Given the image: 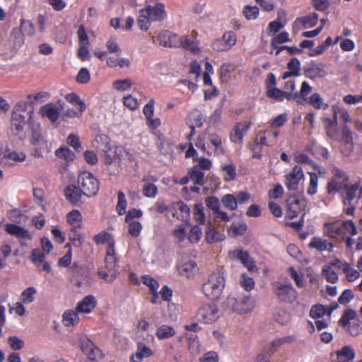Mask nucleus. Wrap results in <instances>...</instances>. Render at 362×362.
Returning <instances> with one entry per match:
<instances>
[{
  "label": "nucleus",
  "instance_id": "obj_1",
  "mask_svg": "<svg viewBox=\"0 0 362 362\" xmlns=\"http://www.w3.org/2000/svg\"><path fill=\"white\" fill-rule=\"evenodd\" d=\"M166 16L164 5L157 0H147L146 6L139 11L138 25L147 30L153 22L161 21Z\"/></svg>",
  "mask_w": 362,
  "mask_h": 362
},
{
  "label": "nucleus",
  "instance_id": "obj_2",
  "mask_svg": "<svg viewBox=\"0 0 362 362\" xmlns=\"http://www.w3.org/2000/svg\"><path fill=\"white\" fill-rule=\"evenodd\" d=\"M226 286V279L220 270L211 272L203 281L202 293L209 300H218Z\"/></svg>",
  "mask_w": 362,
  "mask_h": 362
},
{
  "label": "nucleus",
  "instance_id": "obj_3",
  "mask_svg": "<svg viewBox=\"0 0 362 362\" xmlns=\"http://www.w3.org/2000/svg\"><path fill=\"white\" fill-rule=\"evenodd\" d=\"M255 307V300L250 294L235 296L230 294L223 302L226 311H231L240 315L250 313Z\"/></svg>",
  "mask_w": 362,
  "mask_h": 362
},
{
  "label": "nucleus",
  "instance_id": "obj_4",
  "mask_svg": "<svg viewBox=\"0 0 362 362\" xmlns=\"http://www.w3.org/2000/svg\"><path fill=\"white\" fill-rule=\"evenodd\" d=\"M33 108L28 106L27 102L21 101L16 105L12 112L11 129L19 133L28 124H33Z\"/></svg>",
  "mask_w": 362,
  "mask_h": 362
},
{
  "label": "nucleus",
  "instance_id": "obj_5",
  "mask_svg": "<svg viewBox=\"0 0 362 362\" xmlns=\"http://www.w3.org/2000/svg\"><path fill=\"white\" fill-rule=\"evenodd\" d=\"M324 233L326 235L338 240H344L347 235H355L357 229L352 221H337L325 224Z\"/></svg>",
  "mask_w": 362,
  "mask_h": 362
},
{
  "label": "nucleus",
  "instance_id": "obj_6",
  "mask_svg": "<svg viewBox=\"0 0 362 362\" xmlns=\"http://www.w3.org/2000/svg\"><path fill=\"white\" fill-rule=\"evenodd\" d=\"M117 257L116 255L115 246L112 247V243L110 247L106 248V256L105 258V266L98 269L100 277L107 282H112L117 276L116 265Z\"/></svg>",
  "mask_w": 362,
  "mask_h": 362
},
{
  "label": "nucleus",
  "instance_id": "obj_7",
  "mask_svg": "<svg viewBox=\"0 0 362 362\" xmlns=\"http://www.w3.org/2000/svg\"><path fill=\"white\" fill-rule=\"evenodd\" d=\"M337 141L340 154L345 158L351 157L354 149V134L346 124L341 127Z\"/></svg>",
  "mask_w": 362,
  "mask_h": 362
},
{
  "label": "nucleus",
  "instance_id": "obj_8",
  "mask_svg": "<svg viewBox=\"0 0 362 362\" xmlns=\"http://www.w3.org/2000/svg\"><path fill=\"white\" fill-rule=\"evenodd\" d=\"M78 185L81 188L83 195L91 197L98 193L100 184L98 179L93 173L83 171L78 176Z\"/></svg>",
  "mask_w": 362,
  "mask_h": 362
},
{
  "label": "nucleus",
  "instance_id": "obj_9",
  "mask_svg": "<svg viewBox=\"0 0 362 362\" xmlns=\"http://www.w3.org/2000/svg\"><path fill=\"white\" fill-rule=\"evenodd\" d=\"M25 38L19 28H13L10 36L4 45L3 54L6 57L13 56L24 45Z\"/></svg>",
  "mask_w": 362,
  "mask_h": 362
},
{
  "label": "nucleus",
  "instance_id": "obj_10",
  "mask_svg": "<svg viewBox=\"0 0 362 362\" xmlns=\"http://www.w3.org/2000/svg\"><path fill=\"white\" fill-rule=\"evenodd\" d=\"M223 314L217 304L214 303H208L202 305L198 310V320L206 324H210L216 321Z\"/></svg>",
  "mask_w": 362,
  "mask_h": 362
},
{
  "label": "nucleus",
  "instance_id": "obj_11",
  "mask_svg": "<svg viewBox=\"0 0 362 362\" xmlns=\"http://www.w3.org/2000/svg\"><path fill=\"white\" fill-rule=\"evenodd\" d=\"M332 180L327 184V192L329 194L341 192L347 188L349 185V178L346 174L338 168H334L332 170Z\"/></svg>",
  "mask_w": 362,
  "mask_h": 362
},
{
  "label": "nucleus",
  "instance_id": "obj_12",
  "mask_svg": "<svg viewBox=\"0 0 362 362\" xmlns=\"http://www.w3.org/2000/svg\"><path fill=\"white\" fill-rule=\"evenodd\" d=\"M272 290L276 296L282 301L292 303L297 298L296 290L291 283L274 282L272 284Z\"/></svg>",
  "mask_w": 362,
  "mask_h": 362
},
{
  "label": "nucleus",
  "instance_id": "obj_13",
  "mask_svg": "<svg viewBox=\"0 0 362 362\" xmlns=\"http://www.w3.org/2000/svg\"><path fill=\"white\" fill-rule=\"evenodd\" d=\"M180 47L194 54H199L202 52L200 41L198 39V33L195 30L189 33L180 35Z\"/></svg>",
  "mask_w": 362,
  "mask_h": 362
},
{
  "label": "nucleus",
  "instance_id": "obj_14",
  "mask_svg": "<svg viewBox=\"0 0 362 362\" xmlns=\"http://www.w3.org/2000/svg\"><path fill=\"white\" fill-rule=\"evenodd\" d=\"M237 42V37L234 32H225L223 36L215 40L211 44V48L216 52H227Z\"/></svg>",
  "mask_w": 362,
  "mask_h": 362
},
{
  "label": "nucleus",
  "instance_id": "obj_15",
  "mask_svg": "<svg viewBox=\"0 0 362 362\" xmlns=\"http://www.w3.org/2000/svg\"><path fill=\"white\" fill-rule=\"evenodd\" d=\"M26 155L22 151H11L6 146L0 145V163L5 165L23 162Z\"/></svg>",
  "mask_w": 362,
  "mask_h": 362
},
{
  "label": "nucleus",
  "instance_id": "obj_16",
  "mask_svg": "<svg viewBox=\"0 0 362 362\" xmlns=\"http://www.w3.org/2000/svg\"><path fill=\"white\" fill-rule=\"evenodd\" d=\"M30 141L35 146V157H42L43 153L49 152L52 148L51 144L37 129L33 130Z\"/></svg>",
  "mask_w": 362,
  "mask_h": 362
},
{
  "label": "nucleus",
  "instance_id": "obj_17",
  "mask_svg": "<svg viewBox=\"0 0 362 362\" xmlns=\"http://www.w3.org/2000/svg\"><path fill=\"white\" fill-rule=\"evenodd\" d=\"M80 346L83 352L93 361L99 362L103 358L102 351L86 337L81 338Z\"/></svg>",
  "mask_w": 362,
  "mask_h": 362
},
{
  "label": "nucleus",
  "instance_id": "obj_18",
  "mask_svg": "<svg viewBox=\"0 0 362 362\" xmlns=\"http://www.w3.org/2000/svg\"><path fill=\"white\" fill-rule=\"evenodd\" d=\"M177 267L178 273L187 278H192L197 272V264L185 256L179 259Z\"/></svg>",
  "mask_w": 362,
  "mask_h": 362
},
{
  "label": "nucleus",
  "instance_id": "obj_19",
  "mask_svg": "<svg viewBox=\"0 0 362 362\" xmlns=\"http://www.w3.org/2000/svg\"><path fill=\"white\" fill-rule=\"evenodd\" d=\"M327 74V66L323 63H310L304 68V75L311 80L324 78Z\"/></svg>",
  "mask_w": 362,
  "mask_h": 362
},
{
  "label": "nucleus",
  "instance_id": "obj_20",
  "mask_svg": "<svg viewBox=\"0 0 362 362\" xmlns=\"http://www.w3.org/2000/svg\"><path fill=\"white\" fill-rule=\"evenodd\" d=\"M231 259L240 261L250 272L257 270L254 261L246 250L235 249L229 252Z\"/></svg>",
  "mask_w": 362,
  "mask_h": 362
},
{
  "label": "nucleus",
  "instance_id": "obj_21",
  "mask_svg": "<svg viewBox=\"0 0 362 362\" xmlns=\"http://www.w3.org/2000/svg\"><path fill=\"white\" fill-rule=\"evenodd\" d=\"M304 174L301 167L295 165L286 176V187L289 191H296L299 182L303 179Z\"/></svg>",
  "mask_w": 362,
  "mask_h": 362
},
{
  "label": "nucleus",
  "instance_id": "obj_22",
  "mask_svg": "<svg viewBox=\"0 0 362 362\" xmlns=\"http://www.w3.org/2000/svg\"><path fill=\"white\" fill-rule=\"evenodd\" d=\"M159 44L165 47L180 48V35L170 31H162L158 35Z\"/></svg>",
  "mask_w": 362,
  "mask_h": 362
},
{
  "label": "nucleus",
  "instance_id": "obj_23",
  "mask_svg": "<svg viewBox=\"0 0 362 362\" xmlns=\"http://www.w3.org/2000/svg\"><path fill=\"white\" fill-rule=\"evenodd\" d=\"M288 214L291 218L297 217L306 206V201L302 197H291L287 200Z\"/></svg>",
  "mask_w": 362,
  "mask_h": 362
},
{
  "label": "nucleus",
  "instance_id": "obj_24",
  "mask_svg": "<svg viewBox=\"0 0 362 362\" xmlns=\"http://www.w3.org/2000/svg\"><path fill=\"white\" fill-rule=\"evenodd\" d=\"M169 212L177 219L187 221L190 214V209L184 202H177L170 205Z\"/></svg>",
  "mask_w": 362,
  "mask_h": 362
},
{
  "label": "nucleus",
  "instance_id": "obj_25",
  "mask_svg": "<svg viewBox=\"0 0 362 362\" xmlns=\"http://www.w3.org/2000/svg\"><path fill=\"white\" fill-rule=\"evenodd\" d=\"M5 230L9 235L15 236L18 239L23 240H30L33 239V235L27 229L14 223L5 224Z\"/></svg>",
  "mask_w": 362,
  "mask_h": 362
},
{
  "label": "nucleus",
  "instance_id": "obj_26",
  "mask_svg": "<svg viewBox=\"0 0 362 362\" xmlns=\"http://www.w3.org/2000/svg\"><path fill=\"white\" fill-rule=\"evenodd\" d=\"M96 305V298L92 295H88L77 303L76 308L79 313L88 315L95 310Z\"/></svg>",
  "mask_w": 362,
  "mask_h": 362
},
{
  "label": "nucleus",
  "instance_id": "obj_27",
  "mask_svg": "<svg viewBox=\"0 0 362 362\" xmlns=\"http://www.w3.org/2000/svg\"><path fill=\"white\" fill-rule=\"evenodd\" d=\"M45 255L40 249H34L31 253V260L33 263L39 268L41 271L49 273L51 271V267L48 262L45 261Z\"/></svg>",
  "mask_w": 362,
  "mask_h": 362
},
{
  "label": "nucleus",
  "instance_id": "obj_28",
  "mask_svg": "<svg viewBox=\"0 0 362 362\" xmlns=\"http://www.w3.org/2000/svg\"><path fill=\"white\" fill-rule=\"evenodd\" d=\"M250 127V122L244 121L236 124L233 129L230 139L233 143L240 144Z\"/></svg>",
  "mask_w": 362,
  "mask_h": 362
},
{
  "label": "nucleus",
  "instance_id": "obj_29",
  "mask_svg": "<svg viewBox=\"0 0 362 362\" xmlns=\"http://www.w3.org/2000/svg\"><path fill=\"white\" fill-rule=\"evenodd\" d=\"M311 86L306 81H303L301 83L300 91H295L294 93H290L288 95V100H294L299 104H304L307 102L308 95L311 92Z\"/></svg>",
  "mask_w": 362,
  "mask_h": 362
},
{
  "label": "nucleus",
  "instance_id": "obj_30",
  "mask_svg": "<svg viewBox=\"0 0 362 362\" xmlns=\"http://www.w3.org/2000/svg\"><path fill=\"white\" fill-rule=\"evenodd\" d=\"M294 340L295 337L291 335L275 339L264 346V351L269 355H272L281 346L285 344H291Z\"/></svg>",
  "mask_w": 362,
  "mask_h": 362
},
{
  "label": "nucleus",
  "instance_id": "obj_31",
  "mask_svg": "<svg viewBox=\"0 0 362 362\" xmlns=\"http://www.w3.org/2000/svg\"><path fill=\"white\" fill-rule=\"evenodd\" d=\"M40 114L42 117H47L50 122L54 123L59 119L60 110L56 105L47 103L40 107Z\"/></svg>",
  "mask_w": 362,
  "mask_h": 362
},
{
  "label": "nucleus",
  "instance_id": "obj_32",
  "mask_svg": "<svg viewBox=\"0 0 362 362\" xmlns=\"http://www.w3.org/2000/svg\"><path fill=\"white\" fill-rule=\"evenodd\" d=\"M318 19V16L315 13H313L311 15L306 16L305 17L298 18L295 21L293 24V31L298 32L301 26L303 28H308L313 27L316 25Z\"/></svg>",
  "mask_w": 362,
  "mask_h": 362
},
{
  "label": "nucleus",
  "instance_id": "obj_33",
  "mask_svg": "<svg viewBox=\"0 0 362 362\" xmlns=\"http://www.w3.org/2000/svg\"><path fill=\"white\" fill-rule=\"evenodd\" d=\"M153 351L142 342H138L135 354L130 358V362H141L144 358L153 356Z\"/></svg>",
  "mask_w": 362,
  "mask_h": 362
},
{
  "label": "nucleus",
  "instance_id": "obj_34",
  "mask_svg": "<svg viewBox=\"0 0 362 362\" xmlns=\"http://www.w3.org/2000/svg\"><path fill=\"white\" fill-rule=\"evenodd\" d=\"M220 170L224 181L231 182L235 180L236 173V165L233 161H228L226 163H222L220 166Z\"/></svg>",
  "mask_w": 362,
  "mask_h": 362
},
{
  "label": "nucleus",
  "instance_id": "obj_35",
  "mask_svg": "<svg viewBox=\"0 0 362 362\" xmlns=\"http://www.w3.org/2000/svg\"><path fill=\"white\" fill-rule=\"evenodd\" d=\"M203 120V116L197 110H194L189 115L187 118V124L191 129V132L187 136L189 139H191V138L195 134V128L202 126Z\"/></svg>",
  "mask_w": 362,
  "mask_h": 362
},
{
  "label": "nucleus",
  "instance_id": "obj_36",
  "mask_svg": "<svg viewBox=\"0 0 362 362\" xmlns=\"http://www.w3.org/2000/svg\"><path fill=\"white\" fill-rule=\"evenodd\" d=\"M83 192L81 188L75 185H68L64 189V196L66 199L73 204H77L81 199Z\"/></svg>",
  "mask_w": 362,
  "mask_h": 362
},
{
  "label": "nucleus",
  "instance_id": "obj_37",
  "mask_svg": "<svg viewBox=\"0 0 362 362\" xmlns=\"http://www.w3.org/2000/svg\"><path fill=\"white\" fill-rule=\"evenodd\" d=\"M66 221L71 227V230L81 228L83 225V218L81 212L77 209H73L66 215Z\"/></svg>",
  "mask_w": 362,
  "mask_h": 362
},
{
  "label": "nucleus",
  "instance_id": "obj_38",
  "mask_svg": "<svg viewBox=\"0 0 362 362\" xmlns=\"http://www.w3.org/2000/svg\"><path fill=\"white\" fill-rule=\"evenodd\" d=\"M324 127L326 130L327 135L330 139H336L338 133V121L337 119H331L327 117H324L322 118Z\"/></svg>",
  "mask_w": 362,
  "mask_h": 362
},
{
  "label": "nucleus",
  "instance_id": "obj_39",
  "mask_svg": "<svg viewBox=\"0 0 362 362\" xmlns=\"http://www.w3.org/2000/svg\"><path fill=\"white\" fill-rule=\"evenodd\" d=\"M226 236L223 233L217 230L213 226H207L205 235L206 241L209 244L221 242Z\"/></svg>",
  "mask_w": 362,
  "mask_h": 362
},
{
  "label": "nucleus",
  "instance_id": "obj_40",
  "mask_svg": "<svg viewBox=\"0 0 362 362\" xmlns=\"http://www.w3.org/2000/svg\"><path fill=\"white\" fill-rule=\"evenodd\" d=\"M360 184L356 182L351 186H347V188L341 191V196L343 197L344 205H350L351 202L354 199L356 192L358 190Z\"/></svg>",
  "mask_w": 362,
  "mask_h": 362
},
{
  "label": "nucleus",
  "instance_id": "obj_41",
  "mask_svg": "<svg viewBox=\"0 0 362 362\" xmlns=\"http://www.w3.org/2000/svg\"><path fill=\"white\" fill-rule=\"evenodd\" d=\"M176 334L175 329L173 326L163 324L158 327L156 336L159 340L168 339L174 337Z\"/></svg>",
  "mask_w": 362,
  "mask_h": 362
},
{
  "label": "nucleus",
  "instance_id": "obj_42",
  "mask_svg": "<svg viewBox=\"0 0 362 362\" xmlns=\"http://www.w3.org/2000/svg\"><path fill=\"white\" fill-rule=\"evenodd\" d=\"M338 362H351L355 358V351L349 346H345L336 352Z\"/></svg>",
  "mask_w": 362,
  "mask_h": 362
},
{
  "label": "nucleus",
  "instance_id": "obj_43",
  "mask_svg": "<svg viewBox=\"0 0 362 362\" xmlns=\"http://www.w3.org/2000/svg\"><path fill=\"white\" fill-rule=\"evenodd\" d=\"M309 247L315 248L320 252L325 250L330 252L333 248L332 244L320 237H313L309 243Z\"/></svg>",
  "mask_w": 362,
  "mask_h": 362
},
{
  "label": "nucleus",
  "instance_id": "obj_44",
  "mask_svg": "<svg viewBox=\"0 0 362 362\" xmlns=\"http://www.w3.org/2000/svg\"><path fill=\"white\" fill-rule=\"evenodd\" d=\"M79 312L77 310H67L62 316V322L66 327H71L77 325L79 322Z\"/></svg>",
  "mask_w": 362,
  "mask_h": 362
},
{
  "label": "nucleus",
  "instance_id": "obj_45",
  "mask_svg": "<svg viewBox=\"0 0 362 362\" xmlns=\"http://www.w3.org/2000/svg\"><path fill=\"white\" fill-rule=\"evenodd\" d=\"M300 64V61L297 58L291 59L287 64L288 71L283 74L282 78L286 80L291 76H298L299 75Z\"/></svg>",
  "mask_w": 362,
  "mask_h": 362
},
{
  "label": "nucleus",
  "instance_id": "obj_46",
  "mask_svg": "<svg viewBox=\"0 0 362 362\" xmlns=\"http://www.w3.org/2000/svg\"><path fill=\"white\" fill-rule=\"evenodd\" d=\"M132 86L133 82L129 78L115 80L112 84L113 89L118 92L127 91L132 88Z\"/></svg>",
  "mask_w": 362,
  "mask_h": 362
},
{
  "label": "nucleus",
  "instance_id": "obj_47",
  "mask_svg": "<svg viewBox=\"0 0 362 362\" xmlns=\"http://www.w3.org/2000/svg\"><path fill=\"white\" fill-rule=\"evenodd\" d=\"M65 100L75 106H78V110L82 114L86 109L85 103L81 98L74 93H71L65 95Z\"/></svg>",
  "mask_w": 362,
  "mask_h": 362
},
{
  "label": "nucleus",
  "instance_id": "obj_48",
  "mask_svg": "<svg viewBox=\"0 0 362 362\" xmlns=\"http://www.w3.org/2000/svg\"><path fill=\"white\" fill-rule=\"evenodd\" d=\"M188 339V350L189 353L196 356L201 352V344L196 335H189L187 337Z\"/></svg>",
  "mask_w": 362,
  "mask_h": 362
},
{
  "label": "nucleus",
  "instance_id": "obj_49",
  "mask_svg": "<svg viewBox=\"0 0 362 362\" xmlns=\"http://www.w3.org/2000/svg\"><path fill=\"white\" fill-rule=\"evenodd\" d=\"M37 289L30 286L23 291L21 294V301L24 304H30L35 301Z\"/></svg>",
  "mask_w": 362,
  "mask_h": 362
},
{
  "label": "nucleus",
  "instance_id": "obj_50",
  "mask_svg": "<svg viewBox=\"0 0 362 362\" xmlns=\"http://www.w3.org/2000/svg\"><path fill=\"white\" fill-rule=\"evenodd\" d=\"M93 146L100 151H106V148L112 147L110 143V139L105 134L96 136L93 141Z\"/></svg>",
  "mask_w": 362,
  "mask_h": 362
},
{
  "label": "nucleus",
  "instance_id": "obj_51",
  "mask_svg": "<svg viewBox=\"0 0 362 362\" xmlns=\"http://www.w3.org/2000/svg\"><path fill=\"white\" fill-rule=\"evenodd\" d=\"M332 110L333 112V115L334 119L338 118V116L344 122H350L351 117L349 112L343 108L338 104H335L332 106Z\"/></svg>",
  "mask_w": 362,
  "mask_h": 362
},
{
  "label": "nucleus",
  "instance_id": "obj_52",
  "mask_svg": "<svg viewBox=\"0 0 362 362\" xmlns=\"http://www.w3.org/2000/svg\"><path fill=\"white\" fill-rule=\"evenodd\" d=\"M235 70V65L233 63L226 62L222 64L220 69L221 79L223 82H228L230 79V74Z\"/></svg>",
  "mask_w": 362,
  "mask_h": 362
},
{
  "label": "nucleus",
  "instance_id": "obj_53",
  "mask_svg": "<svg viewBox=\"0 0 362 362\" xmlns=\"http://www.w3.org/2000/svg\"><path fill=\"white\" fill-rule=\"evenodd\" d=\"M94 241L96 244H107V247H110L112 243V247L115 246V241L110 234L106 232H102L95 235Z\"/></svg>",
  "mask_w": 362,
  "mask_h": 362
},
{
  "label": "nucleus",
  "instance_id": "obj_54",
  "mask_svg": "<svg viewBox=\"0 0 362 362\" xmlns=\"http://www.w3.org/2000/svg\"><path fill=\"white\" fill-rule=\"evenodd\" d=\"M121 147H110V148H106V151H103L105 153V163L107 165H110L115 159L119 158L118 153L122 152Z\"/></svg>",
  "mask_w": 362,
  "mask_h": 362
},
{
  "label": "nucleus",
  "instance_id": "obj_55",
  "mask_svg": "<svg viewBox=\"0 0 362 362\" xmlns=\"http://www.w3.org/2000/svg\"><path fill=\"white\" fill-rule=\"evenodd\" d=\"M202 237V230L198 226H193L187 233V240L190 243H198Z\"/></svg>",
  "mask_w": 362,
  "mask_h": 362
},
{
  "label": "nucleus",
  "instance_id": "obj_56",
  "mask_svg": "<svg viewBox=\"0 0 362 362\" xmlns=\"http://www.w3.org/2000/svg\"><path fill=\"white\" fill-rule=\"evenodd\" d=\"M288 274L294 281L297 287H304L305 279L303 274L298 273L293 267H290L288 268Z\"/></svg>",
  "mask_w": 362,
  "mask_h": 362
},
{
  "label": "nucleus",
  "instance_id": "obj_57",
  "mask_svg": "<svg viewBox=\"0 0 362 362\" xmlns=\"http://www.w3.org/2000/svg\"><path fill=\"white\" fill-rule=\"evenodd\" d=\"M343 272L349 282H353L360 278V272L350 264L347 263L344 267Z\"/></svg>",
  "mask_w": 362,
  "mask_h": 362
},
{
  "label": "nucleus",
  "instance_id": "obj_58",
  "mask_svg": "<svg viewBox=\"0 0 362 362\" xmlns=\"http://www.w3.org/2000/svg\"><path fill=\"white\" fill-rule=\"evenodd\" d=\"M309 103L315 109L326 110L328 107V104L325 103L320 95L317 93H315L311 95L309 98Z\"/></svg>",
  "mask_w": 362,
  "mask_h": 362
},
{
  "label": "nucleus",
  "instance_id": "obj_59",
  "mask_svg": "<svg viewBox=\"0 0 362 362\" xmlns=\"http://www.w3.org/2000/svg\"><path fill=\"white\" fill-rule=\"evenodd\" d=\"M127 207V201L123 192L119 191L117 194V204L115 210L121 216L125 214Z\"/></svg>",
  "mask_w": 362,
  "mask_h": 362
},
{
  "label": "nucleus",
  "instance_id": "obj_60",
  "mask_svg": "<svg viewBox=\"0 0 362 362\" xmlns=\"http://www.w3.org/2000/svg\"><path fill=\"white\" fill-rule=\"evenodd\" d=\"M209 140L215 148V153H223L224 149L222 146V138L216 133L209 135Z\"/></svg>",
  "mask_w": 362,
  "mask_h": 362
},
{
  "label": "nucleus",
  "instance_id": "obj_61",
  "mask_svg": "<svg viewBox=\"0 0 362 362\" xmlns=\"http://www.w3.org/2000/svg\"><path fill=\"white\" fill-rule=\"evenodd\" d=\"M189 177L195 185H202L204 184V173L196 167L189 171Z\"/></svg>",
  "mask_w": 362,
  "mask_h": 362
},
{
  "label": "nucleus",
  "instance_id": "obj_62",
  "mask_svg": "<svg viewBox=\"0 0 362 362\" xmlns=\"http://www.w3.org/2000/svg\"><path fill=\"white\" fill-rule=\"evenodd\" d=\"M50 98V93L47 91H41L35 94L28 95L29 103L35 104L36 103H44Z\"/></svg>",
  "mask_w": 362,
  "mask_h": 362
},
{
  "label": "nucleus",
  "instance_id": "obj_63",
  "mask_svg": "<svg viewBox=\"0 0 362 362\" xmlns=\"http://www.w3.org/2000/svg\"><path fill=\"white\" fill-rule=\"evenodd\" d=\"M322 273L328 282L334 284L338 281V274L332 268H331V266L325 265L322 268Z\"/></svg>",
  "mask_w": 362,
  "mask_h": 362
},
{
  "label": "nucleus",
  "instance_id": "obj_64",
  "mask_svg": "<svg viewBox=\"0 0 362 362\" xmlns=\"http://www.w3.org/2000/svg\"><path fill=\"white\" fill-rule=\"evenodd\" d=\"M173 235L175 240L180 244L182 243L186 238L187 239V233L185 228L182 225L177 226L175 228Z\"/></svg>",
  "mask_w": 362,
  "mask_h": 362
}]
</instances>
